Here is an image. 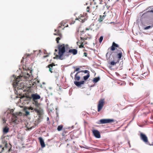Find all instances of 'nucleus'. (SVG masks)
<instances>
[{"instance_id":"nucleus-7","label":"nucleus","mask_w":153,"mask_h":153,"mask_svg":"<svg viewBox=\"0 0 153 153\" xmlns=\"http://www.w3.org/2000/svg\"><path fill=\"white\" fill-rule=\"evenodd\" d=\"M92 132L94 136L97 138H100V134L99 131L96 130H93Z\"/></svg>"},{"instance_id":"nucleus-17","label":"nucleus","mask_w":153,"mask_h":153,"mask_svg":"<svg viewBox=\"0 0 153 153\" xmlns=\"http://www.w3.org/2000/svg\"><path fill=\"white\" fill-rule=\"evenodd\" d=\"M122 50L121 49H120V52H119L118 53L117 56L118 57V58L119 59H121V58L122 57V52H121V51Z\"/></svg>"},{"instance_id":"nucleus-5","label":"nucleus","mask_w":153,"mask_h":153,"mask_svg":"<svg viewBox=\"0 0 153 153\" xmlns=\"http://www.w3.org/2000/svg\"><path fill=\"white\" fill-rule=\"evenodd\" d=\"M114 120L112 119H102L100 120V124H104L113 122Z\"/></svg>"},{"instance_id":"nucleus-55","label":"nucleus","mask_w":153,"mask_h":153,"mask_svg":"<svg viewBox=\"0 0 153 153\" xmlns=\"http://www.w3.org/2000/svg\"><path fill=\"white\" fill-rule=\"evenodd\" d=\"M119 0H117V1H118Z\"/></svg>"},{"instance_id":"nucleus-14","label":"nucleus","mask_w":153,"mask_h":153,"mask_svg":"<svg viewBox=\"0 0 153 153\" xmlns=\"http://www.w3.org/2000/svg\"><path fill=\"white\" fill-rule=\"evenodd\" d=\"M118 47L119 45H117V44H116L114 42H113L112 44V46H111V50L112 51H114L115 50V47Z\"/></svg>"},{"instance_id":"nucleus-32","label":"nucleus","mask_w":153,"mask_h":153,"mask_svg":"<svg viewBox=\"0 0 153 153\" xmlns=\"http://www.w3.org/2000/svg\"><path fill=\"white\" fill-rule=\"evenodd\" d=\"M75 20H79V21H80V20H81V18H79V19H78V18H76V19H75Z\"/></svg>"},{"instance_id":"nucleus-30","label":"nucleus","mask_w":153,"mask_h":153,"mask_svg":"<svg viewBox=\"0 0 153 153\" xmlns=\"http://www.w3.org/2000/svg\"><path fill=\"white\" fill-rule=\"evenodd\" d=\"M64 24H65V23H64V22H62L60 24L61 25V26H64Z\"/></svg>"},{"instance_id":"nucleus-34","label":"nucleus","mask_w":153,"mask_h":153,"mask_svg":"<svg viewBox=\"0 0 153 153\" xmlns=\"http://www.w3.org/2000/svg\"><path fill=\"white\" fill-rule=\"evenodd\" d=\"M87 53H86L84 52V56H87Z\"/></svg>"},{"instance_id":"nucleus-16","label":"nucleus","mask_w":153,"mask_h":153,"mask_svg":"<svg viewBox=\"0 0 153 153\" xmlns=\"http://www.w3.org/2000/svg\"><path fill=\"white\" fill-rule=\"evenodd\" d=\"M53 66H55V65L53 64H50L48 65V67L49 68V71L51 73L53 72L52 71V70Z\"/></svg>"},{"instance_id":"nucleus-45","label":"nucleus","mask_w":153,"mask_h":153,"mask_svg":"<svg viewBox=\"0 0 153 153\" xmlns=\"http://www.w3.org/2000/svg\"><path fill=\"white\" fill-rule=\"evenodd\" d=\"M2 147V146H0V148L1 149Z\"/></svg>"},{"instance_id":"nucleus-26","label":"nucleus","mask_w":153,"mask_h":153,"mask_svg":"<svg viewBox=\"0 0 153 153\" xmlns=\"http://www.w3.org/2000/svg\"><path fill=\"white\" fill-rule=\"evenodd\" d=\"M60 39V38L59 37H57L56 38V41L57 42V43H59V41Z\"/></svg>"},{"instance_id":"nucleus-23","label":"nucleus","mask_w":153,"mask_h":153,"mask_svg":"<svg viewBox=\"0 0 153 153\" xmlns=\"http://www.w3.org/2000/svg\"><path fill=\"white\" fill-rule=\"evenodd\" d=\"M103 39V36H101L99 39V42L100 43H101Z\"/></svg>"},{"instance_id":"nucleus-13","label":"nucleus","mask_w":153,"mask_h":153,"mask_svg":"<svg viewBox=\"0 0 153 153\" xmlns=\"http://www.w3.org/2000/svg\"><path fill=\"white\" fill-rule=\"evenodd\" d=\"M68 53H71L73 55H75L77 53V51L76 49H71L69 50Z\"/></svg>"},{"instance_id":"nucleus-19","label":"nucleus","mask_w":153,"mask_h":153,"mask_svg":"<svg viewBox=\"0 0 153 153\" xmlns=\"http://www.w3.org/2000/svg\"><path fill=\"white\" fill-rule=\"evenodd\" d=\"M94 24L93 23L90 26V29L91 30H97V28H95L94 27Z\"/></svg>"},{"instance_id":"nucleus-31","label":"nucleus","mask_w":153,"mask_h":153,"mask_svg":"<svg viewBox=\"0 0 153 153\" xmlns=\"http://www.w3.org/2000/svg\"><path fill=\"white\" fill-rule=\"evenodd\" d=\"M29 110H34V108L32 107H30L29 108Z\"/></svg>"},{"instance_id":"nucleus-9","label":"nucleus","mask_w":153,"mask_h":153,"mask_svg":"<svg viewBox=\"0 0 153 153\" xmlns=\"http://www.w3.org/2000/svg\"><path fill=\"white\" fill-rule=\"evenodd\" d=\"M31 97L33 98L34 101H36V100L40 99V96L37 94H33L31 95Z\"/></svg>"},{"instance_id":"nucleus-12","label":"nucleus","mask_w":153,"mask_h":153,"mask_svg":"<svg viewBox=\"0 0 153 153\" xmlns=\"http://www.w3.org/2000/svg\"><path fill=\"white\" fill-rule=\"evenodd\" d=\"M81 71H79L77 72L75 75V77L74 78L75 81H78L80 79V76H79L78 75V74Z\"/></svg>"},{"instance_id":"nucleus-27","label":"nucleus","mask_w":153,"mask_h":153,"mask_svg":"<svg viewBox=\"0 0 153 153\" xmlns=\"http://www.w3.org/2000/svg\"><path fill=\"white\" fill-rule=\"evenodd\" d=\"M84 73L85 74L87 73L88 74H89V72L88 71L85 70L84 71Z\"/></svg>"},{"instance_id":"nucleus-43","label":"nucleus","mask_w":153,"mask_h":153,"mask_svg":"<svg viewBox=\"0 0 153 153\" xmlns=\"http://www.w3.org/2000/svg\"><path fill=\"white\" fill-rule=\"evenodd\" d=\"M40 120L39 119H38V121H39V122H40V121H39Z\"/></svg>"},{"instance_id":"nucleus-50","label":"nucleus","mask_w":153,"mask_h":153,"mask_svg":"<svg viewBox=\"0 0 153 153\" xmlns=\"http://www.w3.org/2000/svg\"><path fill=\"white\" fill-rule=\"evenodd\" d=\"M34 51V52H35L36 51Z\"/></svg>"},{"instance_id":"nucleus-8","label":"nucleus","mask_w":153,"mask_h":153,"mask_svg":"<svg viewBox=\"0 0 153 153\" xmlns=\"http://www.w3.org/2000/svg\"><path fill=\"white\" fill-rule=\"evenodd\" d=\"M140 137L142 140L146 143L148 142V138L146 136L142 133H140Z\"/></svg>"},{"instance_id":"nucleus-38","label":"nucleus","mask_w":153,"mask_h":153,"mask_svg":"<svg viewBox=\"0 0 153 153\" xmlns=\"http://www.w3.org/2000/svg\"><path fill=\"white\" fill-rule=\"evenodd\" d=\"M148 12H151L153 13V10H151L150 11H148Z\"/></svg>"},{"instance_id":"nucleus-47","label":"nucleus","mask_w":153,"mask_h":153,"mask_svg":"<svg viewBox=\"0 0 153 153\" xmlns=\"http://www.w3.org/2000/svg\"><path fill=\"white\" fill-rule=\"evenodd\" d=\"M45 82H43V84H45Z\"/></svg>"},{"instance_id":"nucleus-40","label":"nucleus","mask_w":153,"mask_h":153,"mask_svg":"<svg viewBox=\"0 0 153 153\" xmlns=\"http://www.w3.org/2000/svg\"><path fill=\"white\" fill-rule=\"evenodd\" d=\"M49 120V118L48 117L47 118V121H48Z\"/></svg>"},{"instance_id":"nucleus-20","label":"nucleus","mask_w":153,"mask_h":153,"mask_svg":"<svg viewBox=\"0 0 153 153\" xmlns=\"http://www.w3.org/2000/svg\"><path fill=\"white\" fill-rule=\"evenodd\" d=\"M90 76L89 74H87V75L83 77L84 79L85 80H86Z\"/></svg>"},{"instance_id":"nucleus-36","label":"nucleus","mask_w":153,"mask_h":153,"mask_svg":"<svg viewBox=\"0 0 153 153\" xmlns=\"http://www.w3.org/2000/svg\"><path fill=\"white\" fill-rule=\"evenodd\" d=\"M4 149V148H2L1 151H0V153H1L3 151Z\"/></svg>"},{"instance_id":"nucleus-1","label":"nucleus","mask_w":153,"mask_h":153,"mask_svg":"<svg viewBox=\"0 0 153 153\" xmlns=\"http://www.w3.org/2000/svg\"><path fill=\"white\" fill-rule=\"evenodd\" d=\"M21 78H23L24 79L27 80L31 79L32 76L27 71H25L23 73L22 75L18 76L17 78L14 75H13L11 77V81L13 82V87L14 88L15 91L17 90L24 88L25 85L24 83L21 82Z\"/></svg>"},{"instance_id":"nucleus-51","label":"nucleus","mask_w":153,"mask_h":153,"mask_svg":"<svg viewBox=\"0 0 153 153\" xmlns=\"http://www.w3.org/2000/svg\"><path fill=\"white\" fill-rule=\"evenodd\" d=\"M30 56V55H29V54H28V55H27V56Z\"/></svg>"},{"instance_id":"nucleus-18","label":"nucleus","mask_w":153,"mask_h":153,"mask_svg":"<svg viewBox=\"0 0 153 153\" xmlns=\"http://www.w3.org/2000/svg\"><path fill=\"white\" fill-rule=\"evenodd\" d=\"M100 79V78L99 77H95L93 79V81L94 82L96 83Z\"/></svg>"},{"instance_id":"nucleus-29","label":"nucleus","mask_w":153,"mask_h":153,"mask_svg":"<svg viewBox=\"0 0 153 153\" xmlns=\"http://www.w3.org/2000/svg\"><path fill=\"white\" fill-rule=\"evenodd\" d=\"M79 68H76L75 70L74 71V73H75L76 71H78L79 70Z\"/></svg>"},{"instance_id":"nucleus-39","label":"nucleus","mask_w":153,"mask_h":153,"mask_svg":"<svg viewBox=\"0 0 153 153\" xmlns=\"http://www.w3.org/2000/svg\"><path fill=\"white\" fill-rule=\"evenodd\" d=\"M89 29H90V28H86V30H88Z\"/></svg>"},{"instance_id":"nucleus-48","label":"nucleus","mask_w":153,"mask_h":153,"mask_svg":"<svg viewBox=\"0 0 153 153\" xmlns=\"http://www.w3.org/2000/svg\"><path fill=\"white\" fill-rule=\"evenodd\" d=\"M10 149H9V150H8L9 151H10Z\"/></svg>"},{"instance_id":"nucleus-22","label":"nucleus","mask_w":153,"mask_h":153,"mask_svg":"<svg viewBox=\"0 0 153 153\" xmlns=\"http://www.w3.org/2000/svg\"><path fill=\"white\" fill-rule=\"evenodd\" d=\"M152 27V26H148L145 27L144 28V30H147L149 28H150Z\"/></svg>"},{"instance_id":"nucleus-21","label":"nucleus","mask_w":153,"mask_h":153,"mask_svg":"<svg viewBox=\"0 0 153 153\" xmlns=\"http://www.w3.org/2000/svg\"><path fill=\"white\" fill-rule=\"evenodd\" d=\"M62 128V126L61 125L57 127V130L59 131L61 130Z\"/></svg>"},{"instance_id":"nucleus-54","label":"nucleus","mask_w":153,"mask_h":153,"mask_svg":"<svg viewBox=\"0 0 153 153\" xmlns=\"http://www.w3.org/2000/svg\"><path fill=\"white\" fill-rule=\"evenodd\" d=\"M131 84L132 85H133V84H132V83H131Z\"/></svg>"},{"instance_id":"nucleus-25","label":"nucleus","mask_w":153,"mask_h":153,"mask_svg":"<svg viewBox=\"0 0 153 153\" xmlns=\"http://www.w3.org/2000/svg\"><path fill=\"white\" fill-rule=\"evenodd\" d=\"M117 62H115L114 61H111L110 62V64L111 65H114L116 64Z\"/></svg>"},{"instance_id":"nucleus-24","label":"nucleus","mask_w":153,"mask_h":153,"mask_svg":"<svg viewBox=\"0 0 153 153\" xmlns=\"http://www.w3.org/2000/svg\"><path fill=\"white\" fill-rule=\"evenodd\" d=\"M100 16V19H99L100 21V22H101L104 19V18L105 17V16L104 15H103L102 18H101V16Z\"/></svg>"},{"instance_id":"nucleus-33","label":"nucleus","mask_w":153,"mask_h":153,"mask_svg":"<svg viewBox=\"0 0 153 153\" xmlns=\"http://www.w3.org/2000/svg\"><path fill=\"white\" fill-rule=\"evenodd\" d=\"M74 73V72H73V73H71V76L72 78H73V74Z\"/></svg>"},{"instance_id":"nucleus-4","label":"nucleus","mask_w":153,"mask_h":153,"mask_svg":"<svg viewBox=\"0 0 153 153\" xmlns=\"http://www.w3.org/2000/svg\"><path fill=\"white\" fill-rule=\"evenodd\" d=\"M33 104L36 107V108H34V111L38 114H40L41 110L39 108V104L36 101H34Z\"/></svg>"},{"instance_id":"nucleus-42","label":"nucleus","mask_w":153,"mask_h":153,"mask_svg":"<svg viewBox=\"0 0 153 153\" xmlns=\"http://www.w3.org/2000/svg\"><path fill=\"white\" fill-rule=\"evenodd\" d=\"M81 22H84V21L83 20H81Z\"/></svg>"},{"instance_id":"nucleus-2","label":"nucleus","mask_w":153,"mask_h":153,"mask_svg":"<svg viewBox=\"0 0 153 153\" xmlns=\"http://www.w3.org/2000/svg\"><path fill=\"white\" fill-rule=\"evenodd\" d=\"M14 110L12 109L7 112V113L12 114L11 120L12 122L15 124H18L21 120L22 113L21 112L13 113Z\"/></svg>"},{"instance_id":"nucleus-41","label":"nucleus","mask_w":153,"mask_h":153,"mask_svg":"<svg viewBox=\"0 0 153 153\" xmlns=\"http://www.w3.org/2000/svg\"><path fill=\"white\" fill-rule=\"evenodd\" d=\"M81 47H83V45L82 44L81 45Z\"/></svg>"},{"instance_id":"nucleus-15","label":"nucleus","mask_w":153,"mask_h":153,"mask_svg":"<svg viewBox=\"0 0 153 153\" xmlns=\"http://www.w3.org/2000/svg\"><path fill=\"white\" fill-rule=\"evenodd\" d=\"M9 128L8 127L6 126L4 127L3 129V132L4 134L7 133L9 131Z\"/></svg>"},{"instance_id":"nucleus-6","label":"nucleus","mask_w":153,"mask_h":153,"mask_svg":"<svg viewBox=\"0 0 153 153\" xmlns=\"http://www.w3.org/2000/svg\"><path fill=\"white\" fill-rule=\"evenodd\" d=\"M104 100H101L99 102L98 105V111L99 112L102 108L104 105Z\"/></svg>"},{"instance_id":"nucleus-3","label":"nucleus","mask_w":153,"mask_h":153,"mask_svg":"<svg viewBox=\"0 0 153 153\" xmlns=\"http://www.w3.org/2000/svg\"><path fill=\"white\" fill-rule=\"evenodd\" d=\"M68 47V45L65 46L64 44L59 46L58 47L59 51L58 52V54H56V52L58 51L57 50L55 49L54 54L56 55V56L57 59L60 60H63L64 59L63 56V54L65 51V48H67Z\"/></svg>"},{"instance_id":"nucleus-28","label":"nucleus","mask_w":153,"mask_h":153,"mask_svg":"<svg viewBox=\"0 0 153 153\" xmlns=\"http://www.w3.org/2000/svg\"><path fill=\"white\" fill-rule=\"evenodd\" d=\"M30 113L28 111H25V115H28Z\"/></svg>"},{"instance_id":"nucleus-35","label":"nucleus","mask_w":153,"mask_h":153,"mask_svg":"<svg viewBox=\"0 0 153 153\" xmlns=\"http://www.w3.org/2000/svg\"><path fill=\"white\" fill-rule=\"evenodd\" d=\"M80 38H81V39L82 41L83 40H85V39L84 38H82V37H80Z\"/></svg>"},{"instance_id":"nucleus-44","label":"nucleus","mask_w":153,"mask_h":153,"mask_svg":"<svg viewBox=\"0 0 153 153\" xmlns=\"http://www.w3.org/2000/svg\"><path fill=\"white\" fill-rule=\"evenodd\" d=\"M61 27V26L59 25V26L58 27L60 28V27Z\"/></svg>"},{"instance_id":"nucleus-52","label":"nucleus","mask_w":153,"mask_h":153,"mask_svg":"<svg viewBox=\"0 0 153 153\" xmlns=\"http://www.w3.org/2000/svg\"><path fill=\"white\" fill-rule=\"evenodd\" d=\"M68 25H67V26H66V27H68Z\"/></svg>"},{"instance_id":"nucleus-11","label":"nucleus","mask_w":153,"mask_h":153,"mask_svg":"<svg viewBox=\"0 0 153 153\" xmlns=\"http://www.w3.org/2000/svg\"><path fill=\"white\" fill-rule=\"evenodd\" d=\"M38 139L39 141L42 148H43L45 147V144L43 139L41 137H39Z\"/></svg>"},{"instance_id":"nucleus-10","label":"nucleus","mask_w":153,"mask_h":153,"mask_svg":"<svg viewBox=\"0 0 153 153\" xmlns=\"http://www.w3.org/2000/svg\"><path fill=\"white\" fill-rule=\"evenodd\" d=\"M74 83L77 86L79 87H80L82 85L84 84L85 83V81H84L79 82L74 81Z\"/></svg>"},{"instance_id":"nucleus-37","label":"nucleus","mask_w":153,"mask_h":153,"mask_svg":"<svg viewBox=\"0 0 153 153\" xmlns=\"http://www.w3.org/2000/svg\"><path fill=\"white\" fill-rule=\"evenodd\" d=\"M88 9L89 10V7H88L87 8V12H89V10H88Z\"/></svg>"},{"instance_id":"nucleus-53","label":"nucleus","mask_w":153,"mask_h":153,"mask_svg":"<svg viewBox=\"0 0 153 153\" xmlns=\"http://www.w3.org/2000/svg\"><path fill=\"white\" fill-rule=\"evenodd\" d=\"M78 42H77V43L78 44Z\"/></svg>"},{"instance_id":"nucleus-49","label":"nucleus","mask_w":153,"mask_h":153,"mask_svg":"<svg viewBox=\"0 0 153 153\" xmlns=\"http://www.w3.org/2000/svg\"><path fill=\"white\" fill-rule=\"evenodd\" d=\"M28 72H29L30 73H31V72L30 71H28Z\"/></svg>"},{"instance_id":"nucleus-46","label":"nucleus","mask_w":153,"mask_h":153,"mask_svg":"<svg viewBox=\"0 0 153 153\" xmlns=\"http://www.w3.org/2000/svg\"><path fill=\"white\" fill-rule=\"evenodd\" d=\"M54 35H57V34H56V33H54Z\"/></svg>"}]
</instances>
